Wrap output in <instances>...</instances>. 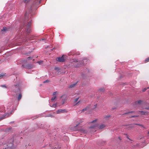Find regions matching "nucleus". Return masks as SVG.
<instances>
[{
	"instance_id": "obj_1",
	"label": "nucleus",
	"mask_w": 149,
	"mask_h": 149,
	"mask_svg": "<svg viewBox=\"0 0 149 149\" xmlns=\"http://www.w3.org/2000/svg\"><path fill=\"white\" fill-rule=\"evenodd\" d=\"M97 119H95L93 121L90 122L89 124L90 125L89 129L92 131H96L95 130V128L97 126L98 124L97 123Z\"/></svg>"
},
{
	"instance_id": "obj_2",
	"label": "nucleus",
	"mask_w": 149,
	"mask_h": 149,
	"mask_svg": "<svg viewBox=\"0 0 149 149\" xmlns=\"http://www.w3.org/2000/svg\"><path fill=\"white\" fill-rule=\"evenodd\" d=\"M13 91L17 94L20 92V88L19 84H17L12 87Z\"/></svg>"
},
{
	"instance_id": "obj_3",
	"label": "nucleus",
	"mask_w": 149,
	"mask_h": 149,
	"mask_svg": "<svg viewBox=\"0 0 149 149\" xmlns=\"http://www.w3.org/2000/svg\"><path fill=\"white\" fill-rule=\"evenodd\" d=\"M57 61L60 62H64L65 60V56L63 55L61 57L57 58Z\"/></svg>"
},
{
	"instance_id": "obj_4",
	"label": "nucleus",
	"mask_w": 149,
	"mask_h": 149,
	"mask_svg": "<svg viewBox=\"0 0 149 149\" xmlns=\"http://www.w3.org/2000/svg\"><path fill=\"white\" fill-rule=\"evenodd\" d=\"M67 112V110L65 109H59L56 112L58 114L59 113L66 112Z\"/></svg>"
},
{
	"instance_id": "obj_5",
	"label": "nucleus",
	"mask_w": 149,
	"mask_h": 149,
	"mask_svg": "<svg viewBox=\"0 0 149 149\" xmlns=\"http://www.w3.org/2000/svg\"><path fill=\"white\" fill-rule=\"evenodd\" d=\"M83 121H84V120L82 119H80L79 120L77 121L76 122L77 124H76V126H77V125H78L80 124V123L83 122Z\"/></svg>"
},
{
	"instance_id": "obj_6",
	"label": "nucleus",
	"mask_w": 149,
	"mask_h": 149,
	"mask_svg": "<svg viewBox=\"0 0 149 149\" xmlns=\"http://www.w3.org/2000/svg\"><path fill=\"white\" fill-rule=\"evenodd\" d=\"M139 112H140L141 115H146L148 114V112L147 111H139Z\"/></svg>"
},
{
	"instance_id": "obj_7",
	"label": "nucleus",
	"mask_w": 149,
	"mask_h": 149,
	"mask_svg": "<svg viewBox=\"0 0 149 149\" xmlns=\"http://www.w3.org/2000/svg\"><path fill=\"white\" fill-rule=\"evenodd\" d=\"M106 126V125L104 124H101L99 126L98 128L99 129H102L104 128Z\"/></svg>"
},
{
	"instance_id": "obj_8",
	"label": "nucleus",
	"mask_w": 149,
	"mask_h": 149,
	"mask_svg": "<svg viewBox=\"0 0 149 149\" xmlns=\"http://www.w3.org/2000/svg\"><path fill=\"white\" fill-rule=\"evenodd\" d=\"M33 67V65H28L26 66V68L28 69L31 68Z\"/></svg>"
},
{
	"instance_id": "obj_9",
	"label": "nucleus",
	"mask_w": 149,
	"mask_h": 149,
	"mask_svg": "<svg viewBox=\"0 0 149 149\" xmlns=\"http://www.w3.org/2000/svg\"><path fill=\"white\" fill-rule=\"evenodd\" d=\"M78 82V81H77L75 83H74V84H71L70 86L69 87V88H73V87H74L77 84V83Z\"/></svg>"
},
{
	"instance_id": "obj_10",
	"label": "nucleus",
	"mask_w": 149,
	"mask_h": 149,
	"mask_svg": "<svg viewBox=\"0 0 149 149\" xmlns=\"http://www.w3.org/2000/svg\"><path fill=\"white\" fill-rule=\"evenodd\" d=\"M90 107L89 106H88L86 107L85 109H83L82 110V112H84L88 109H89L90 108Z\"/></svg>"
},
{
	"instance_id": "obj_11",
	"label": "nucleus",
	"mask_w": 149,
	"mask_h": 149,
	"mask_svg": "<svg viewBox=\"0 0 149 149\" xmlns=\"http://www.w3.org/2000/svg\"><path fill=\"white\" fill-rule=\"evenodd\" d=\"M143 102V101L141 100H139L136 102L135 103L136 104H141Z\"/></svg>"
},
{
	"instance_id": "obj_12",
	"label": "nucleus",
	"mask_w": 149,
	"mask_h": 149,
	"mask_svg": "<svg viewBox=\"0 0 149 149\" xmlns=\"http://www.w3.org/2000/svg\"><path fill=\"white\" fill-rule=\"evenodd\" d=\"M27 27V29H26V32L27 33H29L31 32V29L30 28V27Z\"/></svg>"
},
{
	"instance_id": "obj_13",
	"label": "nucleus",
	"mask_w": 149,
	"mask_h": 149,
	"mask_svg": "<svg viewBox=\"0 0 149 149\" xmlns=\"http://www.w3.org/2000/svg\"><path fill=\"white\" fill-rule=\"evenodd\" d=\"M19 95L18 97V100H19L22 98V95L20 93H19Z\"/></svg>"
},
{
	"instance_id": "obj_14",
	"label": "nucleus",
	"mask_w": 149,
	"mask_h": 149,
	"mask_svg": "<svg viewBox=\"0 0 149 149\" xmlns=\"http://www.w3.org/2000/svg\"><path fill=\"white\" fill-rule=\"evenodd\" d=\"M40 0H38L37 1H36L35 3V5H37L39 4L40 3Z\"/></svg>"
},
{
	"instance_id": "obj_15",
	"label": "nucleus",
	"mask_w": 149,
	"mask_h": 149,
	"mask_svg": "<svg viewBox=\"0 0 149 149\" xmlns=\"http://www.w3.org/2000/svg\"><path fill=\"white\" fill-rule=\"evenodd\" d=\"M134 125H138L141 126L143 127V125H142L140 124H134L133 125L129 127H134Z\"/></svg>"
},
{
	"instance_id": "obj_16",
	"label": "nucleus",
	"mask_w": 149,
	"mask_h": 149,
	"mask_svg": "<svg viewBox=\"0 0 149 149\" xmlns=\"http://www.w3.org/2000/svg\"><path fill=\"white\" fill-rule=\"evenodd\" d=\"M6 116V115H3V116L2 117H1L0 119V120H2V119H4L6 117H8L9 115H7V116Z\"/></svg>"
},
{
	"instance_id": "obj_17",
	"label": "nucleus",
	"mask_w": 149,
	"mask_h": 149,
	"mask_svg": "<svg viewBox=\"0 0 149 149\" xmlns=\"http://www.w3.org/2000/svg\"><path fill=\"white\" fill-rule=\"evenodd\" d=\"M110 117V115H108L104 117V118L106 120H107Z\"/></svg>"
},
{
	"instance_id": "obj_18",
	"label": "nucleus",
	"mask_w": 149,
	"mask_h": 149,
	"mask_svg": "<svg viewBox=\"0 0 149 149\" xmlns=\"http://www.w3.org/2000/svg\"><path fill=\"white\" fill-rule=\"evenodd\" d=\"M7 30V29L6 27H3V29L2 30V31H6Z\"/></svg>"
},
{
	"instance_id": "obj_19",
	"label": "nucleus",
	"mask_w": 149,
	"mask_h": 149,
	"mask_svg": "<svg viewBox=\"0 0 149 149\" xmlns=\"http://www.w3.org/2000/svg\"><path fill=\"white\" fill-rule=\"evenodd\" d=\"M31 22H30V21L28 23V24L27 25V27H30V26H31Z\"/></svg>"
},
{
	"instance_id": "obj_20",
	"label": "nucleus",
	"mask_w": 149,
	"mask_h": 149,
	"mask_svg": "<svg viewBox=\"0 0 149 149\" xmlns=\"http://www.w3.org/2000/svg\"><path fill=\"white\" fill-rule=\"evenodd\" d=\"M144 61H145V63H146L147 62H149V57L148 58H146L145 60Z\"/></svg>"
},
{
	"instance_id": "obj_21",
	"label": "nucleus",
	"mask_w": 149,
	"mask_h": 149,
	"mask_svg": "<svg viewBox=\"0 0 149 149\" xmlns=\"http://www.w3.org/2000/svg\"><path fill=\"white\" fill-rule=\"evenodd\" d=\"M33 58L31 57H29L27 58V59L26 60V61H27L30 60H31Z\"/></svg>"
},
{
	"instance_id": "obj_22",
	"label": "nucleus",
	"mask_w": 149,
	"mask_h": 149,
	"mask_svg": "<svg viewBox=\"0 0 149 149\" xmlns=\"http://www.w3.org/2000/svg\"><path fill=\"white\" fill-rule=\"evenodd\" d=\"M100 91L103 92L105 91V89L104 88H101L99 89Z\"/></svg>"
},
{
	"instance_id": "obj_23",
	"label": "nucleus",
	"mask_w": 149,
	"mask_h": 149,
	"mask_svg": "<svg viewBox=\"0 0 149 149\" xmlns=\"http://www.w3.org/2000/svg\"><path fill=\"white\" fill-rule=\"evenodd\" d=\"M79 98V97L75 98L74 100V102L75 103L76 102H77V101L78 100Z\"/></svg>"
},
{
	"instance_id": "obj_24",
	"label": "nucleus",
	"mask_w": 149,
	"mask_h": 149,
	"mask_svg": "<svg viewBox=\"0 0 149 149\" xmlns=\"http://www.w3.org/2000/svg\"><path fill=\"white\" fill-rule=\"evenodd\" d=\"M135 112L134 111H130V112H127L126 113H125L124 114H123L124 115H125V114H128L129 113H134Z\"/></svg>"
},
{
	"instance_id": "obj_25",
	"label": "nucleus",
	"mask_w": 149,
	"mask_h": 149,
	"mask_svg": "<svg viewBox=\"0 0 149 149\" xmlns=\"http://www.w3.org/2000/svg\"><path fill=\"white\" fill-rule=\"evenodd\" d=\"M56 96H54L53 97H52L51 99V100L52 101H53L56 99Z\"/></svg>"
},
{
	"instance_id": "obj_26",
	"label": "nucleus",
	"mask_w": 149,
	"mask_h": 149,
	"mask_svg": "<svg viewBox=\"0 0 149 149\" xmlns=\"http://www.w3.org/2000/svg\"><path fill=\"white\" fill-rule=\"evenodd\" d=\"M139 117L138 115H136V116H131L130 117V118H134V117Z\"/></svg>"
},
{
	"instance_id": "obj_27",
	"label": "nucleus",
	"mask_w": 149,
	"mask_h": 149,
	"mask_svg": "<svg viewBox=\"0 0 149 149\" xmlns=\"http://www.w3.org/2000/svg\"><path fill=\"white\" fill-rule=\"evenodd\" d=\"M4 76V74L3 73H1L0 74V77L1 78L2 77Z\"/></svg>"
},
{
	"instance_id": "obj_28",
	"label": "nucleus",
	"mask_w": 149,
	"mask_h": 149,
	"mask_svg": "<svg viewBox=\"0 0 149 149\" xmlns=\"http://www.w3.org/2000/svg\"><path fill=\"white\" fill-rule=\"evenodd\" d=\"M29 0H24V2L25 3H27L29 1Z\"/></svg>"
},
{
	"instance_id": "obj_29",
	"label": "nucleus",
	"mask_w": 149,
	"mask_h": 149,
	"mask_svg": "<svg viewBox=\"0 0 149 149\" xmlns=\"http://www.w3.org/2000/svg\"><path fill=\"white\" fill-rule=\"evenodd\" d=\"M56 104H54L52 105V107H56Z\"/></svg>"
},
{
	"instance_id": "obj_30",
	"label": "nucleus",
	"mask_w": 149,
	"mask_h": 149,
	"mask_svg": "<svg viewBox=\"0 0 149 149\" xmlns=\"http://www.w3.org/2000/svg\"><path fill=\"white\" fill-rule=\"evenodd\" d=\"M84 61L85 62H87V60L86 59H84V60H83V62H82V64H85V63H84Z\"/></svg>"
},
{
	"instance_id": "obj_31",
	"label": "nucleus",
	"mask_w": 149,
	"mask_h": 149,
	"mask_svg": "<svg viewBox=\"0 0 149 149\" xmlns=\"http://www.w3.org/2000/svg\"><path fill=\"white\" fill-rule=\"evenodd\" d=\"M49 81L48 80H47L46 81H45L43 82V83H45L47 82H49Z\"/></svg>"
},
{
	"instance_id": "obj_32",
	"label": "nucleus",
	"mask_w": 149,
	"mask_h": 149,
	"mask_svg": "<svg viewBox=\"0 0 149 149\" xmlns=\"http://www.w3.org/2000/svg\"><path fill=\"white\" fill-rule=\"evenodd\" d=\"M148 88H149V87H148L147 88H144L143 90V91L144 92Z\"/></svg>"
},
{
	"instance_id": "obj_33",
	"label": "nucleus",
	"mask_w": 149,
	"mask_h": 149,
	"mask_svg": "<svg viewBox=\"0 0 149 149\" xmlns=\"http://www.w3.org/2000/svg\"><path fill=\"white\" fill-rule=\"evenodd\" d=\"M42 61H39L38 62V63L39 64H41V63H42Z\"/></svg>"
},
{
	"instance_id": "obj_34",
	"label": "nucleus",
	"mask_w": 149,
	"mask_h": 149,
	"mask_svg": "<svg viewBox=\"0 0 149 149\" xmlns=\"http://www.w3.org/2000/svg\"><path fill=\"white\" fill-rule=\"evenodd\" d=\"M56 92H54L53 93V95H55L56 94Z\"/></svg>"
},
{
	"instance_id": "obj_35",
	"label": "nucleus",
	"mask_w": 149,
	"mask_h": 149,
	"mask_svg": "<svg viewBox=\"0 0 149 149\" xmlns=\"http://www.w3.org/2000/svg\"><path fill=\"white\" fill-rule=\"evenodd\" d=\"M1 86L2 87H4L5 88H6V86L5 85H1Z\"/></svg>"
},
{
	"instance_id": "obj_36",
	"label": "nucleus",
	"mask_w": 149,
	"mask_h": 149,
	"mask_svg": "<svg viewBox=\"0 0 149 149\" xmlns=\"http://www.w3.org/2000/svg\"><path fill=\"white\" fill-rule=\"evenodd\" d=\"M97 104H96L95 105H94V108H95L96 107H97Z\"/></svg>"
},
{
	"instance_id": "obj_37",
	"label": "nucleus",
	"mask_w": 149,
	"mask_h": 149,
	"mask_svg": "<svg viewBox=\"0 0 149 149\" xmlns=\"http://www.w3.org/2000/svg\"><path fill=\"white\" fill-rule=\"evenodd\" d=\"M145 109H147L149 110V107H148V108H146Z\"/></svg>"
},
{
	"instance_id": "obj_38",
	"label": "nucleus",
	"mask_w": 149,
	"mask_h": 149,
	"mask_svg": "<svg viewBox=\"0 0 149 149\" xmlns=\"http://www.w3.org/2000/svg\"><path fill=\"white\" fill-rule=\"evenodd\" d=\"M118 138L120 140H121V138H120V137H119Z\"/></svg>"
},
{
	"instance_id": "obj_39",
	"label": "nucleus",
	"mask_w": 149,
	"mask_h": 149,
	"mask_svg": "<svg viewBox=\"0 0 149 149\" xmlns=\"http://www.w3.org/2000/svg\"><path fill=\"white\" fill-rule=\"evenodd\" d=\"M64 102H64V101H63V103H62V104H64Z\"/></svg>"
},
{
	"instance_id": "obj_40",
	"label": "nucleus",
	"mask_w": 149,
	"mask_h": 149,
	"mask_svg": "<svg viewBox=\"0 0 149 149\" xmlns=\"http://www.w3.org/2000/svg\"><path fill=\"white\" fill-rule=\"evenodd\" d=\"M127 138H128V139H129V140H130V139L128 137V136H127Z\"/></svg>"
},
{
	"instance_id": "obj_41",
	"label": "nucleus",
	"mask_w": 149,
	"mask_h": 149,
	"mask_svg": "<svg viewBox=\"0 0 149 149\" xmlns=\"http://www.w3.org/2000/svg\"><path fill=\"white\" fill-rule=\"evenodd\" d=\"M27 14V12L26 13V14H25V15H26Z\"/></svg>"
},
{
	"instance_id": "obj_42",
	"label": "nucleus",
	"mask_w": 149,
	"mask_h": 149,
	"mask_svg": "<svg viewBox=\"0 0 149 149\" xmlns=\"http://www.w3.org/2000/svg\"><path fill=\"white\" fill-rule=\"evenodd\" d=\"M57 69V68H55V70Z\"/></svg>"
},
{
	"instance_id": "obj_43",
	"label": "nucleus",
	"mask_w": 149,
	"mask_h": 149,
	"mask_svg": "<svg viewBox=\"0 0 149 149\" xmlns=\"http://www.w3.org/2000/svg\"><path fill=\"white\" fill-rule=\"evenodd\" d=\"M79 102H78L76 104L77 105Z\"/></svg>"
},
{
	"instance_id": "obj_44",
	"label": "nucleus",
	"mask_w": 149,
	"mask_h": 149,
	"mask_svg": "<svg viewBox=\"0 0 149 149\" xmlns=\"http://www.w3.org/2000/svg\"><path fill=\"white\" fill-rule=\"evenodd\" d=\"M148 134L149 135V131L148 132Z\"/></svg>"
},
{
	"instance_id": "obj_45",
	"label": "nucleus",
	"mask_w": 149,
	"mask_h": 149,
	"mask_svg": "<svg viewBox=\"0 0 149 149\" xmlns=\"http://www.w3.org/2000/svg\"><path fill=\"white\" fill-rule=\"evenodd\" d=\"M44 40V39H42V40Z\"/></svg>"
},
{
	"instance_id": "obj_46",
	"label": "nucleus",
	"mask_w": 149,
	"mask_h": 149,
	"mask_svg": "<svg viewBox=\"0 0 149 149\" xmlns=\"http://www.w3.org/2000/svg\"><path fill=\"white\" fill-rule=\"evenodd\" d=\"M34 60H35L34 59H33V61H34Z\"/></svg>"
}]
</instances>
